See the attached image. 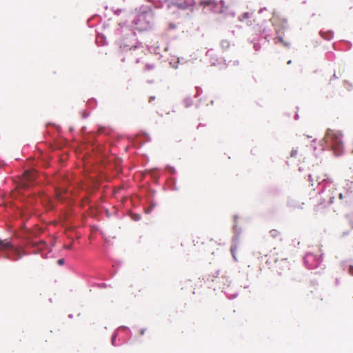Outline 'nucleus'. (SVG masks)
Here are the masks:
<instances>
[{
	"instance_id": "15",
	"label": "nucleus",
	"mask_w": 353,
	"mask_h": 353,
	"mask_svg": "<svg viewBox=\"0 0 353 353\" xmlns=\"http://www.w3.org/2000/svg\"><path fill=\"white\" fill-rule=\"evenodd\" d=\"M137 49H138V47L137 46H134L133 49L132 48H130V50H133V51H135Z\"/></svg>"
},
{
	"instance_id": "11",
	"label": "nucleus",
	"mask_w": 353,
	"mask_h": 353,
	"mask_svg": "<svg viewBox=\"0 0 353 353\" xmlns=\"http://www.w3.org/2000/svg\"><path fill=\"white\" fill-rule=\"evenodd\" d=\"M203 239V236H196L195 239L193 240V242L194 243V245H196V244H199V243L203 244V242L202 241Z\"/></svg>"
},
{
	"instance_id": "14",
	"label": "nucleus",
	"mask_w": 353,
	"mask_h": 353,
	"mask_svg": "<svg viewBox=\"0 0 353 353\" xmlns=\"http://www.w3.org/2000/svg\"><path fill=\"white\" fill-rule=\"evenodd\" d=\"M57 263L59 265H62L63 263H64V259H60L57 261Z\"/></svg>"
},
{
	"instance_id": "5",
	"label": "nucleus",
	"mask_w": 353,
	"mask_h": 353,
	"mask_svg": "<svg viewBox=\"0 0 353 353\" xmlns=\"http://www.w3.org/2000/svg\"><path fill=\"white\" fill-rule=\"evenodd\" d=\"M309 179L313 185L314 182L320 184L321 182L326 181L327 176L320 170H313L309 174Z\"/></svg>"
},
{
	"instance_id": "20",
	"label": "nucleus",
	"mask_w": 353,
	"mask_h": 353,
	"mask_svg": "<svg viewBox=\"0 0 353 353\" xmlns=\"http://www.w3.org/2000/svg\"><path fill=\"white\" fill-rule=\"evenodd\" d=\"M339 196H340V198H342V194H339Z\"/></svg>"
},
{
	"instance_id": "18",
	"label": "nucleus",
	"mask_w": 353,
	"mask_h": 353,
	"mask_svg": "<svg viewBox=\"0 0 353 353\" xmlns=\"http://www.w3.org/2000/svg\"><path fill=\"white\" fill-rule=\"evenodd\" d=\"M350 181L351 182H353V175L351 176Z\"/></svg>"
},
{
	"instance_id": "17",
	"label": "nucleus",
	"mask_w": 353,
	"mask_h": 353,
	"mask_svg": "<svg viewBox=\"0 0 353 353\" xmlns=\"http://www.w3.org/2000/svg\"><path fill=\"white\" fill-rule=\"evenodd\" d=\"M154 97H151L149 99V102L150 103L152 101V100H154Z\"/></svg>"
},
{
	"instance_id": "1",
	"label": "nucleus",
	"mask_w": 353,
	"mask_h": 353,
	"mask_svg": "<svg viewBox=\"0 0 353 353\" xmlns=\"http://www.w3.org/2000/svg\"><path fill=\"white\" fill-rule=\"evenodd\" d=\"M137 13L133 21L134 28L139 31L148 30L151 28L154 19L153 11L150 8L141 7Z\"/></svg>"
},
{
	"instance_id": "7",
	"label": "nucleus",
	"mask_w": 353,
	"mask_h": 353,
	"mask_svg": "<svg viewBox=\"0 0 353 353\" xmlns=\"http://www.w3.org/2000/svg\"><path fill=\"white\" fill-rule=\"evenodd\" d=\"M13 249V244L9 239H0V251H5Z\"/></svg>"
},
{
	"instance_id": "2",
	"label": "nucleus",
	"mask_w": 353,
	"mask_h": 353,
	"mask_svg": "<svg viewBox=\"0 0 353 353\" xmlns=\"http://www.w3.org/2000/svg\"><path fill=\"white\" fill-rule=\"evenodd\" d=\"M323 140L327 146L330 148L336 155H340L342 153L343 143L342 134L340 132L328 130Z\"/></svg>"
},
{
	"instance_id": "13",
	"label": "nucleus",
	"mask_w": 353,
	"mask_h": 353,
	"mask_svg": "<svg viewBox=\"0 0 353 353\" xmlns=\"http://www.w3.org/2000/svg\"><path fill=\"white\" fill-rule=\"evenodd\" d=\"M298 153V150H292L290 152V156L291 157H294L296 156Z\"/></svg>"
},
{
	"instance_id": "9",
	"label": "nucleus",
	"mask_w": 353,
	"mask_h": 353,
	"mask_svg": "<svg viewBox=\"0 0 353 353\" xmlns=\"http://www.w3.org/2000/svg\"><path fill=\"white\" fill-rule=\"evenodd\" d=\"M11 250H13L14 254V256L12 259V260L13 261H17L20 259L22 257V256L26 254V253L23 251H21L19 248H15L13 247V249H12Z\"/></svg>"
},
{
	"instance_id": "16",
	"label": "nucleus",
	"mask_w": 353,
	"mask_h": 353,
	"mask_svg": "<svg viewBox=\"0 0 353 353\" xmlns=\"http://www.w3.org/2000/svg\"><path fill=\"white\" fill-rule=\"evenodd\" d=\"M71 247H72V245H69L65 246V249L69 250L71 248Z\"/></svg>"
},
{
	"instance_id": "6",
	"label": "nucleus",
	"mask_w": 353,
	"mask_h": 353,
	"mask_svg": "<svg viewBox=\"0 0 353 353\" xmlns=\"http://www.w3.org/2000/svg\"><path fill=\"white\" fill-rule=\"evenodd\" d=\"M36 177L37 172L35 170H26L23 174V178L21 181V187L23 188H28Z\"/></svg>"
},
{
	"instance_id": "12",
	"label": "nucleus",
	"mask_w": 353,
	"mask_h": 353,
	"mask_svg": "<svg viewBox=\"0 0 353 353\" xmlns=\"http://www.w3.org/2000/svg\"><path fill=\"white\" fill-rule=\"evenodd\" d=\"M105 127H100L99 129H98V131H97V133L99 134H103L105 132Z\"/></svg>"
},
{
	"instance_id": "4",
	"label": "nucleus",
	"mask_w": 353,
	"mask_h": 353,
	"mask_svg": "<svg viewBox=\"0 0 353 353\" xmlns=\"http://www.w3.org/2000/svg\"><path fill=\"white\" fill-rule=\"evenodd\" d=\"M334 196H330L329 200L325 201L321 196L318 199L317 204L314 206V211L316 214H323L326 212L327 208L333 203Z\"/></svg>"
},
{
	"instance_id": "8",
	"label": "nucleus",
	"mask_w": 353,
	"mask_h": 353,
	"mask_svg": "<svg viewBox=\"0 0 353 353\" xmlns=\"http://www.w3.org/2000/svg\"><path fill=\"white\" fill-rule=\"evenodd\" d=\"M270 235L272 239H274L276 241H283V234L280 231H279L277 230H275V229L271 230L270 231Z\"/></svg>"
},
{
	"instance_id": "21",
	"label": "nucleus",
	"mask_w": 353,
	"mask_h": 353,
	"mask_svg": "<svg viewBox=\"0 0 353 353\" xmlns=\"http://www.w3.org/2000/svg\"><path fill=\"white\" fill-rule=\"evenodd\" d=\"M352 219H353V214L352 215Z\"/></svg>"
},
{
	"instance_id": "10",
	"label": "nucleus",
	"mask_w": 353,
	"mask_h": 353,
	"mask_svg": "<svg viewBox=\"0 0 353 353\" xmlns=\"http://www.w3.org/2000/svg\"><path fill=\"white\" fill-rule=\"evenodd\" d=\"M237 250H238V245L236 244L232 245L230 248L231 254L232 255L234 260L236 261H237V258L236 256V252Z\"/></svg>"
},
{
	"instance_id": "19",
	"label": "nucleus",
	"mask_w": 353,
	"mask_h": 353,
	"mask_svg": "<svg viewBox=\"0 0 353 353\" xmlns=\"http://www.w3.org/2000/svg\"><path fill=\"white\" fill-rule=\"evenodd\" d=\"M291 63V61H288V64Z\"/></svg>"
},
{
	"instance_id": "3",
	"label": "nucleus",
	"mask_w": 353,
	"mask_h": 353,
	"mask_svg": "<svg viewBox=\"0 0 353 353\" xmlns=\"http://www.w3.org/2000/svg\"><path fill=\"white\" fill-rule=\"evenodd\" d=\"M232 0H208L203 2L213 12L217 14L228 13Z\"/></svg>"
}]
</instances>
